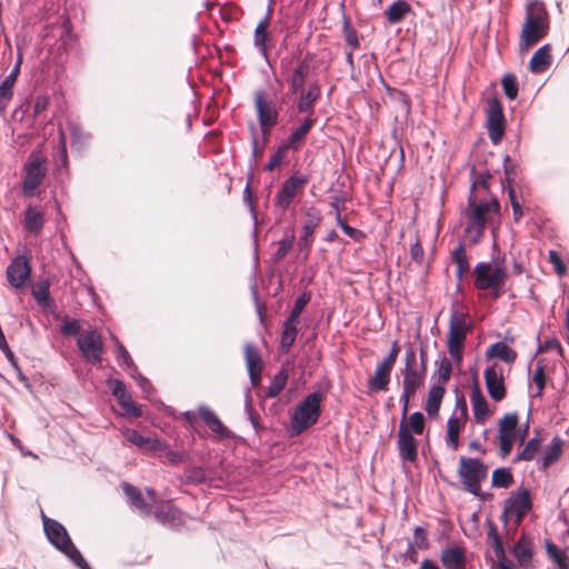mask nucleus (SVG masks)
<instances>
[{
    "mask_svg": "<svg viewBox=\"0 0 569 569\" xmlns=\"http://www.w3.org/2000/svg\"><path fill=\"white\" fill-rule=\"evenodd\" d=\"M43 528L48 540L59 550L71 545V539L66 528L57 520L48 518L42 512Z\"/></svg>",
    "mask_w": 569,
    "mask_h": 569,
    "instance_id": "obj_17",
    "label": "nucleus"
},
{
    "mask_svg": "<svg viewBox=\"0 0 569 569\" xmlns=\"http://www.w3.org/2000/svg\"><path fill=\"white\" fill-rule=\"evenodd\" d=\"M546 550L549 556L558 566V569H569V558L562 552L551 540H546Z\"/></svg>",
    "mask_w": 569,
    "mask_h": 569,
    "instance_id": "obj_46",
    "label": "nucleus"
},
{
    "mask_svg": "<svg viewBox=\"0 0 569 569\" xmlns=\"http://www.w3.org/2000/svg\"><path fill=\"white\" fill-rule=\"evenodd\" d=\"M440 561L445 569H467L466 549L460 546L446 548L441 551Z\"/></svg>",
    "mask_w": 569,
    "mask_h": 569,
    "instance_id": "obj_27",
    "label": "nucleus"
},
{
    "mask_svg": "<svg viewBox=\"0 0 569 569\" xmlns=\"http://www.w3.org/2000/svg\"><path fill=\"white\" fill-rule=\"evenodd\" d=\"M393 367L381 361L377 365L375 373L368 380V388L371 391H386L390 383V376Z\"/></svg>",
    "mask_w": 569,
    "mask_h": 569,
    "instance_id": "obj_28",
    "label": "nucleus"
},
{
    "mask_svg": "<svg viewBox=\"0 0 569 569\" xmlns=\"http://www.w3.org/2000/svg\"><path fill=\"white\" fill-rule=\"evenodd\" d=\"M499 212L500 204L496 198L478 200L476 194L470 193L465 213L467 219L465 237L470 244H477L482 240L486 227L496 216H499Z\"/></svg>",
    "mask_w": 569,
    "mask_h": 569,
    "instance_id": "obj_1",
    "label": "nucleus"
},
{
    "mask_svg": "<svg viewBox=\"0 0 569 569\" xmlns=\"http://www.w3.org/2000/svg\"><path fill=\"white\" fill-rule=\"evenodd\" d=\"M341 32L348 47H350L352 50L360 48V38L358 31L352 27L351 20L347 16H343Z\"/></svg>",
    "mask_w": 569,
    "mask_h": 569,
    "instance_id": "obj_44",
    "label": "nucleus"
},
{
    "mask_svg": "<svg viewBox=\"0 0 569 569\" xmlns=\"http://www.w3.org/2000/svg\"><path fill=\"white\" fill-rule=\"evenodd\" d=\"M410 11L411 7L406 0H398L388 7L385 14L389 23L395 24L401 22Z\"/></svg>",
    "mask_w": 569,
    "mask_h": 569,
    "instance_id": "obj_41",
    "label": "nucleus"
},
{
    "mask_svg": "<svg viewBox=\"0 0 569 569\" xmlns=\"http://www.w3.org/2000/svg\"><path fill=\"white\" fill-rule=\"evenodd\" d=\"M406 428L410 433L422 435L425 430V417L421 412L417 411L411 413L406 419Z\"/></svg>",
    "mask_w": 569,
    "mask_h": 569,
    "instance_id": "obj_52",
    "label": "nucleus"
},
{
    "mask_svg": "<svg viewBox=\"0 0 569 569\" xmlns=\"http://www.w3.org/2000/svg\"><path fill=\"white\" fill-rule=\"evenodd\" d=\"M254 107L261 131L264 137H268L271 128L278 123V111L272 102L266 99L262 91L254 93Z\"/></svg>",
    "mask_w": 569,
    "mask_h": 569,
    "instance_id": "obj_13",
    "label": "nucleus"
},
{
    "mask_svg": "<svg viewBox=\"0 0 569 569\" xmlns=\"http://www.w3.org/2000/svg\"><path fill=\"white\" fill-rule=\"evenodd\" d=\"M121 488L128 498L129 506L138 511L141 516H149L152 513L151 502H148L143 497L141 490L129 482H122Z\"/></svg>",
    "mask_w": 569,
    "mask_h": 569,
    "instance_id": "obj_24",
    "label": "nucleus"
},
{
    "mask_svg": "<svg viewBox=\"0 0 569 569\" xmlns=\"http://www.w3.org/2000/svg\"><path fill=\"white\" fill-rule=\"evenodd\" d=\"M288 381V371L286 369H281L272 379L270 386L267 390V397L274 398L277 397L286 387Z\"/></svg>",
    "mask_w": 569,
    "mask_h": 569,
    "instance_id": "obj_48",
    "label": "nucleus"
},
{
    "mask_svg": "<svg viewBox=\"0 0 569 569\" xmlns=\"http://www.w3.org/2000/svg\"><path fill=\"white\" fill-rule=\"evenodd\" d=\"M487 129L491 142L498 144L505 133V116L502 106L496 98L488 102Z\"/></svg>",
    "mask_w": 569,
    "mask_h": 569,
    "instance_id": "obj_14",
    "label": "nucleus"
},
{
    "mask_svg": "<svg viewBox=\"0 0 569 569\" xmlns=\"http://www.w3.org/2000/svg\"><path fill=\"white\" fill-rule=\"evenodd\" d=\"M518 422L519 417L516 412L506 413L498 422V445L501 458L508 457L512 450Z\"/></svg>",
    "mask_w": 569,
    "mask_h": 569,
    "instance_id": "obj_12",
    "label": "nucleus"
},
{
    "mask_svg": "<svg viewBox=\"0 0 569 569\" xmlns=\"http://www.w3.org/2000/svg\"><path fill=\"white\" fill-rule=\"evenodd\" d=\"M61 43L64 49L72 48L76 42V36L71 31L70 21L67 20L63 22V32L60 37Z\"/></svg>",
    "mask_w": 569,
    "mask_h": 569,
    "instance_id": "obj_62",
    "label": "nucleus"
},
{
    "mask_svg": "<svg viewBox=\"0 0 569 569\" xmlns=\"http://www.w3.org/2000/svg\"><path fill=\"white\" fill-rule=\"evenodd\" d=\"M310 61L311 58L305 57L297 61L291 74L288 77V83L292 93H298L301 89H305L306 80L310 73Z\"/></svg>",
    "mask_w": 569,
    "mask_h": 569,
    "instance_id": "obj_26",
    "label": "nucleus"
},
{
    "mask_svg": "<svg viewBox=\"0 0 569 569\" xmlns=\"http://www.w3.org/2000/svg\"><path fill=\"white\" fill-rule=\"evenodd\" d=\"M468 417V410L467 405L465 400H462V407L460 415H452L447 422V435H446V442L447 445L453 450H458L460 446V431L465 427L466 420Z\"/></svg>",
    "mask_w": 569,
    "mask_h": 569,
    "instance_id": "obj_19",
    "label": "nucleus"
},
{
    "mask_svg": "<svg viewBox=\"0 0 569 569\" xmlns=\"http://www.w3.org/2000/svg\"><path fill=\"white\" fill-rule=\"evenodd\" d=\"M549 30L548 13L540 2H533L528 7L522 24L519 49L527 52L543 39Z\"/></svg>",
    "mask_w": 569,
    "mask_h": 569,
    "instance_id": "obj_2",
    "label": "nucleus"
},
{
    "mask_svg": "<svg viewBox=\"0 0 569 569\" xmlns=\"http://www.w3.org/2000/svg\"><path fill=\"white\" fill-rule=\"evenodd\" d=\"M199 416L202 421L210 428V430L217 433L220 438H230V430L222 423L219 417L209 408L201 407L199 409Z\"/></svg>",
    "mask_w": 569,
    "mask_h": 569,
    "instance_id": "obj_33",
    "label": "nucleus"
},
{
    "mask_svg": "<svg viewBox=\"0 0 569 569\" xmlns=\"http://www.w3.org/2000/svg\"><path fill=\"white\" fill-rule=\"evenodd\" d=\"M470 400L472 405L475 421L481 425L485 423L492 415V412L489 409L488 402L478 386L472 389Z\"/></svg>",
    "mask_w": 569,
    "mask_h": 569,
    "instance_id": "obj_29",
    "label": "nucleus"
},
{
    "mask_svg": "<svg viewBox=\"0 0 569 569\" xmlns=\"http://www.w3.org/2000/svg\"><path fill=\"white\" fill-rule=\"evenodd\" d=\"M272 9L269 7L267 14L259 21L254 29L253 44L263 58H268L270 46V33L268 31L271 21Z\"/></svg>",
    "mask_w": 569,
    "mask_h": 569,
    "instance_id": "obj_23",
    "label": "nucleus"
},
{
    "mask_svg": "<svg viewBox=\"0 0 569 569\" xmlns=\"http://www.w3.org/2000/svg\"><path fill=\"white\" fill-rule=\"evenodd\" d=\"M486 387L489 396L495 401H501L506 397V386L502 377V369L493 365L485 370Z\"/></svg>",
    "mask_w": 569,
    "mask_h": 569,
    "instance_id": "obj_18",
    "label": "nucleus"
},
{
    "mask_svg": "<svg viewBox=\"0 0 569 569\" xmlns=\"http://www.w3.org/2000/svg\"><path fill=\"white\" fill-rule=\"evenodd\" d=\"M295 243V233L291 232L289 236H286L283 239L277 242V250L272 256L274 262H279L289 253Z\"/></svg>",
    "mask_w": 569,
    "mask_h": 569,
    "instance_id": "obj_51",
    "label": "nucleus"
},
{
    "mask_svg": "<svg viewBox=\"0 0 569 569\" xmlns=\"http://www.w3.org/2000/svg\"><path fill=\"white\" fill-rule=\"evenodd\" d=\"M532 381L537 387L536 397H541L546 388L547 376H546V362L543 359H539L536 365V369L532 376Z\"/></svg>",
    "mask_w": 569,
    "mask_h": 569,
    "instance_id": "obj_47",
    "label": "nucleus"
},
{
    "mask_svg": "<svg viewBox=\"0 0 569 569\" xmlns=\"http://www.w3.org/2000/svg\"><path fill=\"white\" fill-rule=\"evenodd\" d=\"M458 476L466 491L480 496L481 482L488 476V466L480 459L461 456L459 458Z\"/></svg>",
    "mask_w": 569,
    "mask_h": 569,
    "instance_id": "obj_6",
    "label": "nucleus"
},
{
    "mask_svg": "<svg viewBox=\"0 0 569 569\" xmlns=\"http://www.w3.org/2000/svg\"><path fill=\"white\" fill-rule=\"evenodd\" d=\"M153 515L154 518L163 525H169L176 528L183 525L182 512L172 505H162L157 507Z\"/></svg>",
    "mask_w": 569,
    "mask_h": 569,
    "instance_id": "obj_30",
    "label": "nucleus"
},
{
    "mask_svg": "<svg viewBox=\"0 0 569 569\" xmlns=\"http://www.w3.org/2000/svg\"><path fill=\"white\" fill-rule=\"evenodd\" d=\"M23 171L22 191L26 197H31L34 190L42 184L48 171L47 157L40 146L29 154Z\"/></svg>",
    "mask_w": 569,
    "mask_h": 569,
    "instance_id": "obj_7",
    "label": "nucleus"
},
{
    "mask_svg": "<svg viewBox=\"0 0 569 569\" xmlns=\"http://www.w3.org/2000/svg\"><path fill=\"white\" fill-rule=\"evenodd\" d=\"M323 395L320 391L309 393L295 409L291 416V428L296 435L302 433L317 423L321 415Z\"/></svg>",
    "mask_w": 569,
    "mask_h": 569,
    "instance_id": "obj_5",
    "label": "nucleus"
},
{
    "mask_svg": "<svg viewBox=\"0 0 569 569\" xmlns=\"http://www.w3.org/2000/svg\"><path fill=\"white\" fill-rule=\"evenodd\" d=\"M551 350H556L559 356L563 355V348L560 341L556 338L548 339L543 343H541L538 348V353L548 352Z\"/></svg>",
    "mask_w": 569,
    "mask_h": 569,
    "instance_id": "obj_63",
    "label": "nucleus"
},
{
    "mask_svg": "<svg viewBox=\"0 0 569 569\" xmlns=\"http://www.w3.org/2000/svg\"><path fill=\"white\" fill-rule=\"evenodd\" d=\"M540 445L541 439L539 437L530 439L525 448L515 457L513 462L533 460L540 450Z\"/></svg>",
    "mask_w": 569,
    "mask_h": 569,
    "instance_id": "obj_45",
    "label": "nucleus"
},
{
    "mask_svg": "<svg viewBox=\"0 0 569 569\" xmlns=\"http://www.w3.org/2000/svg\"><path fill=\"white\" fill-rule=\"evenodd\" d=\"M513 555L520 566L527 567L532 561V541L527 535H521L513 547Z\"/></svg>",
    "mask_w": 569,
    "mask_h": 569,
    "instance_id": "obj_35",
    "label": "nucleus"
},
{
    "mask_svg": "<svg viewBox=\"0 0 569 569\" xmlns=\"http://www.w3.org/2000/svg\"><path fill=\"white\" fill-rule=\"evenodd\" d=\"M309 182L307 174H292L286 179L274 196V206L281 211H287L296 198L303 194L305 188Z\"/></svg>",
    "mask_w": 569,
    "mask_h": 569,
    "instance_id": "obj_8",
    "label": "nucleus"
},
{
    "mask_svg": "<svg viewBox=\"0 0 569 569\" xmlns=\"http://www.w3.org/2000/svg\"><path fill=\"white\" fill-rule=\"evenodd\" d=\"M402 392L416 395L417 391L425 385L427 371H425L423 368H418L417 355L412 347L406 350L405 368L402 370Z\"/></svg>",
    "mask_w": 569,
    "mask_h": 569,
    "instance_id": "obj_9",
    "label": "nucleus"
},
{
    "mask_svg": "<svg viewBox=\"0 0 569 569\" xmlns=\"http://www.w3.org/2000/svg\"><path fill=\"white\" fill-rule=\"evenodd\" d=\"M548 260L553 266L556 273L560 277L567 274L568 269L562 261L560 254L556 250H550L548 253Z\"/></svg>",
    "mask_w": 569,
    "mask_h": 569,
    "instance_id": "obj_59",
    "label": "nucleus"
},
{
    "mask_svg": "<svg viewBox=\"0 0 569 569\" xmlns=\"http://www.w3.org/2000/svg\"><path fill=\"white\" fill-rule=\"evenodd\" d=\"M503 92L509 100H515L518 96V81L515 74H506L501 81Z\"/></svg>",
    "mask_w": 569,
    "mask_h": 569,
    "instance_id": "obj_54",
    "label": "nucleus"
},
{
    "mask_svg": "<svg viewBox=\"0 0 569 569\" xmlns=\"http://www.w3.org/2000/svg\"><path fill=\"white\" fill-rule=\"evenodd\" d=\"M7 280L16 289L23 288L31 276L30 261L26 256L16 257L7 267Z\"/></svg>",
    "mask_w": 569,
    "mask_h": 569,
    "instance_id": "obj_15",
    "label": "nucleus"
},
{
    "mask_svg": "<svg viewBox=\"0 0 569 569\" xmlns=\"http://www.w3.org/2000/svg\"><path fill=\"white\" fill-rule=\"evenodd\" d=\"M451 260L456 264V277L458 280L469 272L470 264L468 261L466 248L463 243H459L451 252Z\"/></svg>",
    "mask_w": 569,
    "mask_h": 569,
    "instance_id": "obj_38",
    "label": "nucleus"
},
{
    "mask_svg": "<svg viewBox=\"0 0 569 569\" xmlns=\"http://www.w3.org/2000/svg\"><path fill=\"white\" fill-rule=\"evenodd\" d=\"M445 393L446 389L443 386L437 385L430 388L425 406V410L430 417L438 415Z\"/></svg>",
    "mask_w": 569,
    "mask_h": 569,
    "instance_id": "obj_39",
    "label": "nucleus"
},
{
    "mask_svg": "<svg viewBox=\"0 0 569 569\" xmlns=\"http://www.w3.org/2000/svg\"><path fill=\"white\" fill-rule=\"evenodd\" d=\"M486 356L490 359L498 358L506 363H513L518 358L517 351L503 342H496L491 345L488 348Z\"/></svg>",
    "mask_w": 569,
    "mask_h": 569,
    "instance_id": "obj_37",
    "label": "nucleus"
},
{
    "mask_svg": "<svg viewBox=\"0 0 569 569\" xmlns=\"http://www.w3.org/2000/svg\"><path fill=\"white\" fill-rule=\"evenodd\" d=\"M486 525H487V528H488V530H487V541L492 547L497 560L498 561L506 560V551H505V547H503V543H502V539H501V537H500V535L498 532L497 525L491 519H487L486 520Z\"/></svg>",
    "mask_w": 569,
    "mask_h": 569,
    "instance_id": "obj_36",
    "label": "nucleus"
},
{
    "mask_svg": "<svg viewBox=\"0 0 569 569\" xmlns=\"http://www.w3.org/2000/svg\"><path fill=\"white\" fill-rule=\"evenodd\" d=\"M316 121V117L307 116L302 123L298 128L292 130V132L288 137V140L284 143L290 149L298 150L302 146L306 137L310 132L311 128L315 126Z\"/></svg>",
    "mask_w": 569,
    "mask_h": 569,
    "instance_id": "obj_31",
    "label": "nucleus"
},
{
    "mask_svg": "<svg viewBox=\"0 0 569 569\" xmlns=\"http://www.w3.org/2000/svg\"><path fill=\"white\" fill-rule=\"evenodd\" d=\"M471 328L469 315L452 308L449 318L447 349L457 365H460L462 361L465 343L468 335L471 332Z\"/></svg>",
    "mask_w": 569,
    "mask_h": 569,
    "instance_id": "obj_4",
    "label": "nucleus"
},
{
    "mask_svg": "<svg viewBox=\"0 0 569 569\" xmlns=\"http://www.w3.org/2000/svg\"><path fill=\"white\" fill-rule=\"evenodd\" d=\"M412 543L420 549L428 548V533L422 527H416Z\"/></svg>",
    "mask_w": 569,
    "mask_h": 569,
    "instance_id": "obj_64",
    "label": "nucleus"
},
{
    "mask_svg": "<svg viewBox=\"0 0 569 569\" xmlns=\"http://www.w3.org/2000/svg\"><path fill=\"white\" fill-rule=\"evenodd\" d=\"M244 358L251 383L257 386L260 383L263 369L260 352L253 345L247 343L244 346Z\"/></svg>",
    "mask_w": 569,
    "mask_h": 569,
    "instance_id": "obj_25",
    "label": "nucleus"
},
{
    "mask_svg": "<svg viewBox=\"0 0 569 569\" xmlns=\"http://www.w3.org/2000/svg\"><path fill=\"white\" fill-rule=\"evenodd\" d=\"M531 509L532 497L530 490L527 488H520L519 490L511 492L510 497L506 500L502 511V520L507 523L509 517L516 516V522L520 523Z\"/></svg>",
    "mask_w": 569,
    "mask_h": 569,
    "instance_id": "obj_10",
    "label": "nucleus"
},
{
    "mask_svg": "<svg viewBox=\"0 0 569 569\" xmlns=\"http://www.w3.org/2000/svg\"><path fill=\"white\" fill-rule=\"evenodd\" d=\"M168 448V445L166 441H162L158 438H150L147 437L144 440V443L141 446L140 450L142 452H160Z\"/></svg>",
    "mask_w": 569,
    "mask_h": 569,
    "instance_id": "obj_55",
    "label": "nucleus"
},
{
    "mask_svg": "<svg viewBox=\"0 0 569 569\" xmlns=\"http://www.w3.org/2000/svg\"><path fill=\"white\" fill-rule=\"evenodd\" d=\"M112 395L117 398L122 409V415L131 418H140L142 416L141 408L132 400L131 395L128 392L126 385L122 381L114 380Z\"/></svg>",
    "mask_w": 569,
    "mask_h": 569,
    "instance_id": "obj_20",
    "label": "nucleus"
},
{
    "mask_svg": "<svg viewBox=\"0 0 569 569\" xmlns=\"http://www.w3.org/2000/svg\"><path fill=\"white\" fill-rule=\"evenodd\" d=\"M321 216L317 209L310 208L306 214L302 226V234L299 241V248L305 252V259L309 257L312 243L313 234L317 227L320 224Z\"/></svg>",
    "mask_w": 569,
    "mask_h": 569,
    "instance_id": "obj_16",
    "label": "nucleus"
},
{
    "mask_svg": "<svg viewBox=\"0 0 569 569\" xmlns=\"http://www.w3.org/2000/svg\"><path fill=\"white\" fill-rule=\"evenodd\" d=\"M297 102V110L299 113H307V116L315 117V103L321 97L320 84L315 81L308 84L307 89H301Z\"/></svg>",
    "mask_w": 569,
    "mask_h": 569,
    "instance_id": "obj_22",
    "label": "nucleus"
},
{
    "mask_svg": "<svg viewBox=\"0 0 569 569\" xmlns=\"http://www.w3.org/2000/svg\"><path fill=\"white\" fill-rule=\"evenodd\" d=\"M126 442H129L132 446H136L137 448H141V446L144 443V440L147 437L140 435L137 430L124 428L121 431Z\"/></svg>",
    "mask_w": 569,
    "mask_h": 569,
    "instance_id": "obj_57",
    "label": "nucleus"
},
{
    "mask_svg": "<svg viewBox=\"0 0 569 569\" xmlns=\"http://www.w3.org/2000/svg\"><path fill=\"white\" fill-rule=\"evenodd\" d=\"M563 440L556 436L553 437L551 445L547 447L543 459H542V468L547 469L556 461H558L562 455Z\"/></svg>",
    "mask_w": 569,
    "mask_h": 569,
    "instance_id": "obj_42",
    "label": "nucleus"
},
{
    "mask_svg": "<svg viewBox=\"0 0 569 569\" xmlns=\"http://www.w3.org/2000/svg\"><path fill=\"white\" fill-rule=\"evenodd\" d=\"M398 450L399 456L410 462H415L418 458V445L413 437L406 428V422L399 425L398 431Z\"/></svg>",
    "mask_w": 569,
    "mask_h": 569,
    "instance_id": "obj_21",
    "label": "nucleus"
},
{
    "mask_svg": "<svg viewBox=\"0 0 569 569\" xmlns=\"http://www.w3.org/2000/svg\"><path fill=\"white\" fill-rule=\"evenodd\" d=\"M298 321L287 318V320L283 323V330L281 333V350L284 353H288L293 346L297 335H298V328H297Z\"/></svg>",
    "mask_w": 569,
    "mask_h": 569,
    "instance_id": "obj_40",
    "label": "nucleus"
},
{
    "mask_svg": "<svg viewBox=\"0 0 569 569\" xmlns=\"http://www.w3.org/2000/svg\"><path fill=\"white\" fill-rule=\"evenodd\" d=\"M77 346L87 362L91 365L101 362L104 347L102 337L97 330H88L80 333Z\"/></svg>",
    "mask_w": 569,
    "mask_h": 569,
    "instance_id": "obj_11",
    "label": "nucleus"
},
{
    "mask_svg": "<svg viewBox=\"0 0 569 569\" xmlns=\"http://www.w3.org/2000/svg\"><path fill=\"white\" fill-rule=\"evenodd\" d=\"M60 331L63 336L67 337L80 336V333H82L80 321L77 319L66 320L61 326Z\"/></svg>",
    "mask_w": 569,
    "mask_h": 569,
    "instance_id": "obj_61",
    "label": "nucleus"
},
{
    "mask_svg": "<svg viewBox=\"0 0 569 569\" xmlns=\"http://www.w3.org/2000/svg\"><path fill=\"white\" fill-rule=\"evenodd\" d=\"M475 288L489 291L495 300L503 295V287L508 279V271L503 260L493 262H479L473 269Z\"/></svg>",
    "mask_w": 569,
    "mask_h": 569,
    "instance_id": "obj_3",
    "label": "nucleus"
},
{
    "mask_svg": "<svg viewBox=\"0 0 569 569\" xmlns=\"http://www.w3.org/2000/svg\"><path fill=\"white\" fill-rule=\"evenodd\" d=\"M289 149L290 148L286 143L279 146L277 151L270 157L269 162L264 166V170L273 171L276 168L280 167L286 159Z\"/></svg>",
    "mask_w": 569,
    "mask_h": 569,
    "instance_id": "obj_53",
    "label": "nucleus"
},
{
    "mask_svg": "<svg viewBox=\"0 0 569 569\" xmlns=\"http://www.w3.org/2000/svg\"><path fill=\"white\" fill-rule=\"evenodd\" d=\"M452 372V363L448 358H443L440 361L439 370H438V381L440 386L446 385L451 377Z\"/></svg>",
    "mask_w": 569,
    "mask_h": 569,
    "instance_id": "obj_58",
    "label": "nucleus"
},
{
    "mask_svg": "<svg viewBox=\"0 0 569 569\" xmlns=\"http://www.w3.org/2000/svg\"><path fill=\"white\" fill-rule=\"evenodd\" d=\"M492 486L497 488H509L513 483V476L508 468H498L492 472Z\"/></svg>",
    "mask_w": 569,
    "mask_h": 569,
    "instance_id": "obj_49",
    "label": "nucleus"
},
{
    "mask_svg": "<svg viewBox=\"0 0 569 569\" xmlns=\"http://www.w3.org/2000/svg\"><path fill=\"white\" fill-rule=\"evenodd\" d=\"M310 299L311 296L308 292H303L301 296H299L288 318L298 321L301 312L309 303Z\"/></svg>",
    "mask_w": 569,
    "mask_h": 569,
    "instance_id": "obj_56",
    "label": "nucleus"
},
{
    "mask_svg": "<svg viewBox=\"0 0 569 569\" xmlns=\"http://www.w3.org/2000/svg\"><path fill=\"white\" fill-rule=\"evenodd\" d=\"M32 296L40 307L47 308L51 306L50 281L44 279L37 282L32 288Z\"/></svg>",
    "mask_w": 569,
    "mask_h": 569,
    "instance_id": "obj_43",
    "label": "nucleus"
},
{
    "mask_svg": "<svg viewBox=\"0 0 569 569\" xmlns=\"http://www.w3.org/2000/svg\"><path fill=\"white\" fill-rule=\"evenodd\" d=\"M46 219L42 211L29 206L24 211L23 228L27 232L38 236L44 226Z\"/></svg>",
    "mask_w": 569,
    "mask_h": 569,
    "instance_id": "obj_34",
    "label": "nucleus"
},
{
    "mask_svg": "<svg viewBox=\"0 0 569 569\" xmlns=\"http://www.w3.org/2000/svg\"><path fill=\"white\" fill-rule=\"evenodd\" d=\"M0 350L4 353L7 360L9 361V363L16 369V371L18 372V377L20 380L22 381H26L27 378L23 376L19 365H18V360L13 353V351L10 349L8 342L0 346Z\"/></svg>",
    "mask_w": 569,
    "mask_h": 569,
    "instance_id": "obj_60",
    "label": "nucleus"
},
{
    "mask_svg": "<svg viewBox=\"0 0 569 569\" xmlns=\"http://www.w3.org/2000/svg\"><path fill=\"white\" fill-rule=\"evenodd\" d=\"M552 64L551 46L540 47L529 62V70L532 73H542Z\"/></svg>",
    "mask_w": 569,
    "mask_h": 569,
    "instance_id": "obj_32",
    "label": "nucleus"
},
{
    "mask_svg": "<svg viewBox=\"0 0 569 569\" xmlns=\"http://www.w3.org/2000/svg\"><path fill=\"white\" fill-rule=\"evenodd\" d=\"M16 81L12 77H6L0 84V111H4L13 96Z\"/></svg>",
    "mask_w": 569,
    "mask_h": 569,
    "instance_id": "obj_50",
    "label": "nucleus"
}]
</instances>
